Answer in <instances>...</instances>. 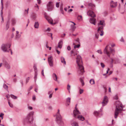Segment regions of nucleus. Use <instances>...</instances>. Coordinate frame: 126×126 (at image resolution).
Returning a JSON list of instances; mask_svg holds the SVG:
<instances>
[{
    "mask_svg": "<svg viewBox=\"0 0 126 126\" xmlns=\"http://www.w3.org/2000/svg\"><path fill=\"white\" fill-rule=\"evenodd\" d=\"M65 35V34L64 33L61 36V37H64Z\"/></svg>",
    "mask_w": 126,
    "mask_h": 126,
    "instance_id": "obj_55",
    "label": "nucleus"
},
{
    "mask_svg": "<svg viewBox=\"0 0 126 126\" xmlns=\"http://www.w3.org/2000/svg\"><path fill=\"white\" fill-rule=\"evenodd\" d=\"M61 12L62 13V14H64L63 11V9L62 8L61 9Z\"/></svg>",
    "mask_w": 126,
    "mask_h": 126,
    "instance_id": "obj_49",
    "label": "nucleus"
},
{
    "mask_svg": "<svg viewBox=\"0 0 126 126\" xmlns=\"http://www.w3.org/2000/svg\"><path fill=\"white\" fill-rule=\"evenodd\" d=\"M83 90L82 89H80L79 90V92L80 94H81L83 93Z\"/></svg>",
    "mask_w": 126,
    "mask_h": 126,
    "instance_id": "obj_34",
    "label": "nucleus"
},
{
    "mask_svg": "<svg viewBox=\"0 0 126 126\" xmlns=\"http://www.w3.org/2000/svg\"><path fill=\"white\" fill-rule=\"evenodd\" d=\"M109 49L110 50V52L113 55L115 52L114 50L113 49H112L110 47H109Z\"/></svg>",
    "mask_w": 126,
    "mask_h": 126,
    "instance_id": "obj_21",
    "label": "nucleus"
},
{
    "mask_svg": "<svg viewBox=\"0 0 126 126\" xmlns=\"http://www.w3.org/2000/svg\"><path fill=\"white\" fill-rule=\"evenodd\" d=\"M120 41H122V42H124V39L123 37H122L121 38V39Z\"/></svg>",
    "mask_w": 126,
    "mask_h": 126,
    "instance_id": "obj_56",
    "label": "nucleus"
},
{
    "mask_svg": "<svg viewBox=\"0 0 126 126\" xmlns=\"http://www.w3.org/2000/svg\"><path fill=\"white\" fill-rule=\"evenodd\" d=\"M104 23V21H100L99 23L98 24V25H103Z\"/></svg>",
    "mask_w": 126,
    "mask_h": 126,
    "instance_id": "obj_29",
    "label": "nucleus"
},
{
    "mask_svg": "<svg viewBox=\"0 0 126 126\" xmlns=\"http://www.w3.org/2000/svg\"><path fill=\"white\" fill-rule=\"evenodd\" d=\"M37 75V74H36L35 75V76L34 77V79H35V82L36 81Z\"/></svg>",
    "mask_w": 126,
    "mask_h": 126,
    "instance_id": "obj_40",
    "label": "nucleus"
},
{
    "mask_svg": "<svg viewBox=\"0 0 126 126\" xmlns=\"http://www.w3.org/2000/svg\"><path fill=\"white\" fill-rule=\"evenodd\" d=\"M103 88L105 90V92H106L107 91V89L104 86H103Z\"/></svg>",
    "mask_w": 126,
    "mask_h": 126,
    "instance_id": "obj_51",
    "label": "nucleus"
},
{
    "mask_svg": "<svg viewBox=\"0 0 126 126\" xmlns=\"http://www.w3.org/2000/svg\"><path fill=\"white\" fill-rule=\"evenodd\" d=\"M3 0H1V3L2 5V7H3V3L2 2Z\"/></svg>",
    "mask_w": 126,
    "mask_h": 126,
    "instance_id": "obj_59",
    "label": "nucleus"
},
{
    "mask_svg": "<svg viewBox=\"0 0 126 126\" xmlns=\"http://www.w3.org/2000/svg\"><path fill=\"white\" fill-rule=\"evenodd\" d=\"M34 26L35 28L38 29L39 28V24L38 22H35Z\"/></svg>",
    "mask_w": 126,
    "mask_h": 126,
    "instance_id": "obj_18",
    "label": "nucleus"
},
{
    "mask_svg": "<svg viewBox=\"0 0 126 126\" xmlns=\"http://www.w3.org/2000/svg\"><path fill=\"white\" fill-rule=\"evenodd\" d=\"M97 51L99 53H100L101 54H102V52L101 50H98Z\"/></svg>",
    "mask_w": 126,
    "mask_h": 126,
    "instance_id": "obj_41",
    "label": "nucleus"
},
{
    "mask_svg": "<svg viewBox=\"0 0 126 126\" xmlns=\"http://www.w3.org/2000/svg\"><path fill=\"white\" fill-rule=\"evenodd\" d=\"M110 69L109 68H108L107 70V71L106 74H107L108 73L109 71H110Z\"/></svg>",
    "mask_w": 126,
    "mask_h": 126,
    "instance_id": "obj_58",
    "label": "nucleus"
},
{
    "mask_svg": "<svg viewBox=\"0 0 126 126\" xmlns=\"http://www.w3.org/2000/svg\"><path fill=\"white\" fill-rule=\"evenodd\" d=\"M106 96H104L103 101L102 102L103 106H105L108 103V100Z\"/></svg>",
    "mask_w": 126,
    "mask_h": 126,
    "instance_id": "obj_11",
    "label": "nucleus"
},
{
    "mask_svg": "<svg viewBox=\"0 0 126 126\" xmlns=\"http://www.w3.org/2000/svg\"><path fill=\"white\" fill-rule=\"evenodd\" d=\"M70 85L68 84L67 85V90L69 92H70Z\"/></svg>",
    "mask_w": 126,
    "mask_h": 126,
    "instance_id": "obj_32",
    "label": "nucleus"
},
{
    "mask_svg": "<svg viewBox=\"0 0 126 126\" xmlns=\"http://www.w3.org/2000/svg\"><path fill=\"white\" fill-rule=\"evenodd\" d=\"M29 8H28L27 10H25V11L27 12V14H28V11H29Z\"/></svg>",
    "mask_w": 126,
    "mask_h": 126,
    "instance_id": "obj_52",
    "label": "nucleus"
},
{
    "mask_svg": "<svg viewBox=\"0 0 126 126\" xmlns=\"http://www.w3.org/2000/svg\"><path fill=\"white\" fill-rule=\"evenodd\" d=\"M103 26H102L100 27H99L98 30V31L99 33L100 32H101V33L100 34V35L102 36L104 32L103 30Z\"/></svg>",
    "mask_w": 126,
    "mask_h": 126,
    "instance_id": "obj_12",
    "label": "nucleus"
},
{
    "mask_svg": "<svg viewBox=\"0 0 126 126\" xmlns=\"http://www.w3.org/2000/svg\"><path fill=\"white\" fill-rule=\"evenodd\" d=\"M78 65V73L80 75H82L84 72V67L82 65L81 58L80 55H78L76 58Z\"/></svg>",
    "mask_w": 126,
    "mask_h": 126,
    "instance_id": "obj_1",
    "label": "nucleus"
},
{
    "mask_svg": "<svg viewBox=\"0 0 126 126\" xmlns=\"http://www.w3.org/2000/svg\"><path fill=\"white\" fill-rule=\"evenodd\" d=\"M16 23V21L14 19H12V25H14Z\"/></svg>",
    "mask_w": 126,
    "mask_h": 126,
    "instance_id": "obj_35",
    "label": "nucleus"
},
{
    "mask_svg": "<svg viewBox=\"0 0 126 126\" xmlns=\"http://www.w3.org/2000/svg\"><path fill=\"white\" fill-rule=\"evenodd\" d=\"M89 21L90 23H91L93 24L94 25H95V23L96 22V21L95 19L93 18H90Z\"/></svg>",
    "mask_w": 126,
    "mask_h": 126,
    "instance_id": "obj_13",
    "label": "nucleus"
},
{
    "mask_svg": "<svg viewBox=\"0 0 126 126\" xmlns=\"http://www.w3.org/2000/svg\"><path fill=\"white\" fill-rule=\"evenodd\" d=\"M70 98L68 97L66 99V103L67 106L69 105L70 102Z\"/></svg>",
    "mask_w": 126,
    "mask_h": 126,
    "instance_id": "obj_16",
    "label": "nucleus"
},
{
    "mask_svg": "<svg viewBox=\"0 0 126 126\" xmlns=\"http://www.w3.org/2000/svg\"><path fill=\"white\" fill-rule=\"evenodd\" d=\"M90 83L91 84H94V81L93 79H91L90 81Z\"/></svg>",
    "mask_w": 126,
    "mask_h": 126,
    "instance_id": "obj_24",
    "label": "nucleus"
},
{
    "mask_svg": "<svg viewBox=\"0 0 126 126\" xmlns=\"http://www.w3.org/2000/svg\"><path fill=\"white\" fill-rule=\"evenodd\" d=\"M71 27L72 29V30L73 31H74V30L75 29L76 27L75 26L73 25H71Z\"/></svg>",
    "mask_w": 126,
    "mask_h": 126,
    "instance_id": "obj_33",
    "label": "nucleus"
},
{
    "mask_svg": "<svg viewBox=\"0 0 126 126\" xmlns=\"http://www.w3.org/2000/svg\"><path fill=\"white\" fill-rule=\"evenodd\" d=\"M8 45L7 44H3L1 47V50L4 52H7Z\"/></svg>",
    "mask_w": 126,
    "mask_h": 126,
    "instance_id": "obj_7",
    "label": "nucleus"
},
{
    "mask_svg": "<svg viewBox=\"0 0 126 126\" xmlns=\"http://www.w3.org/2000/svg\"><path fill=\"white\" fill-rule=\"evenodd\" d=\"M87 15L92 17H94L95 16V15L94 13L91 10H89L87 12Z\"/></svg>",
    "mask_w": 126,
    "mask_h": 126,
    "instance_id": "obj_10",
    "label": "nucleus"
},
{
    "mask_svg": "<svg viewBox=\"0 0 126 126\" xmlns=\"http://www.w3.org/2000/svg\"><path fill=\"white\" fill-rule=\"evenodd\" d=\"M79 80H80V81L82 85V86H83L84 84V82L83 80L81 78H80L79 79Z\"/></svg>",
    "mask_w": 126,
    "mask_h": 126,
    "instance_id": "obj_25",
    "label": "nucleus"
},
{
    "mask_svg": "<svg viewBox=\"0 0 126 126\" xmlns=\"http://www.w3.org/2000/svg\"><path fill=\"white\" fill-rule=\"evenodd\" d=\"M8 22H7L6 25L5 27L4 28V30L5 31L7 30L8 29V27L7 26Z\"/></svg>",
    "mask_w": 126,
    "mask_h": 126,
    "instance_id": "obj_31",
    "label": "nucleus"
},
{
    "mask_svg": "<svg viewBox=\"0 0 126 126\" xmlns=\"http://www.w3.org/2000/svg\"><path fill=\"white\" fill-rule=\"evenodd\" d=\"M49 35H50L51 38V39L52 40L53 37H52V33H49Z\"/></svg>",
    "mask_w": 126,
    "mask_h": 126,
    "instance_id": "obj_50",
    "label": "nucleus"
},
{
    "mask_svg": "<svg viewBox=\"0 0 126 126\" xmlns=\"http://www.w3.org/2000/svg\"><path fill=\"white\" fill-rule=\"evenodd\" d=\"M73 113V116L74 117L77 118L79 119L82 121H83L85 120L84 118L82 116L79 115L80 113L76 108L75 110H74Z\"/></svg>",
    "mask_w": 126,
    "mask_h": 126,
    "instance_id": "obj_4",
    "label": "nucleus"
},
{
    "mask_svg": "<svg viewBox=\"0 0 126 126\" xmlns=\"http://www.w3.org/2000/svg\"><path fill=\"white\" fill-rule=\"evenodd\" d=\"M59 111L60 110L59 109L56 114V121L58 124L61 126H63V123L62 120V118L60 114Z\"/></svg>",
    "mask_w": 126,
    "mask_h": 126,
    "instance_id": "obj_5",
    "label": "nucleus"
},
{
    "mask_svg": "<svg viewBox=\"0 0 126 126\" xmlns=\"http://www.w3.org/2000/svg\"><path fill=\"white\" fill-rule=\"evenodd\" d=\"M20 82L22 86H23V81L22 80H21L20 81Z\"/></svg>",
    "mask_w": 126,
    "mask_h": 126,
    "instance_id": "obj_53",
    "label": "nucleus"
},
{
    "mask_svg": "<svg viewBox=\"0 0 126 126\" xmlns=\"http://www.w3.org/2000/svg\"><path fill=\"white\" fill-rule=\"evenodd\" d=\"M79 38H78L76 40V41L77 42H79Z\"/></svg>",
    "mask_w": 126,
    "mask_h": 126,
    "instance_id": "obj_63",
    "label": "nucleus"
},
{
    "mask_svg": "<svg viewBox=\"0 0 126 126\" xmlns=\"http://www.w3.org/2000/svg\"><path fill=\"white\" fill-rule=\"evenodd\" d=\"M33 18L34 19H35L36 18V15H33Z\"/></svg>",
    "mask_w": 126,
    "mask_h": 126,
    "instance_id": "obj_64",
    "label": "nucleus"
},
{
    "mask_svg": "<svg viewBox=\"0 0 126 126\" xmlns=\"http://www.w3.org/2000/svg\"><path fill=\"white\" fill-rule=\"evenodd\" d=\"M41 73L42 74V75H43V76H44V70H43L42 71Z\"/></svg>",
    "mask_w": 126,
    "mask_h": 126,
    "instance_id": "obj_60",
    "label": "nucleus"
},
{
    "mask_svg": "<svg viewBox=\"0 0 126 126\" xmlns=\"http://www.w3.org/2000/svg\"><path fill=\"white\" fill-rule=\"evenodd\" d=\"M100 64L101 65V66H102V68H103L105 67V65L104 64V63H100Z\"/></svg>",
    "mask_w": 126,
    "mask_h": 126,
    "instance_id": "obj_39",
    "label": "nucleus"
},
{
    "mask_svg": "<svg viewBox=\"0 0 126 126\" xmlns=\"http://www.w3.org/2000/svg\"><path fill=\"white\" fill-rule=\"evenodd\" d=\"M56 50L58 54H59L60 53V52L57 49V47L56 48Z\"/></svg>",
    "mask_w": 126,
    "mask_h": 126,
    "instance_id": "obj_47",
    "label": "nucleus"
},
{
    "mask_svg": "<svg viewBox=\"0 0 126 126\" xmlns=\"http://www.w3.org/2000/svg\"><path fill=\"white\" fill-rule=\"evenodd\" d=\"M116 109L115 111V118H116L117 117L116 116H117L119 113L123 109L122 106V104L120 102L118 101H116Z\"/></svg>",
    "mask_w": 126,
    "mask_h": 126,
    "instance_id": "obj_2",
    "label": "nucleus"
},
{
    "mask_svg": "<svg viewBox=\"0 0 126 126\" xmlns=\"http://www.w3.org/2000/svg\"><path fill=\"white\" fill-rule=\"evenodd\" d=\"M52 93H51V94H50L49 95V97L50 98H51L52 97Z\"/></svg>",
    "mask_w": 126,
    "mask_h": 126,
    "instance_id": "obj_54",
    "label": "nucleus"
},
{
    "mask_svg": "<svg viewBox=\"0 0 126 126\" xmlns=\"http://www.w3.org/2000/svg\"><path fill=\"white\" fill-rule=\"evenodd\" d=\"M48 62L50 66L52 67L53 66V58L52 56H51L48 58Z\"/></svg>",
    "mask_w": 126,
    "mask_h": 126,
    "instance_id": "obj_8",
    "label": "nucleus"
},
{
    "mask_svg": "<svg viewBox=\"0 0 126 126\" xmlns=\"http://www.w3.org/2000/svg\"><path fill=\"white\" fill-rule=\"evenodd\" d=\"M117 5V2H113V1L111 2L110 6L111 7L114 8L116 7Z\"/></svg>",
    "mask_w": 126,
    "mask_h": 126,
    "instance_id": "obj_15",
    "label": "nucleus"
},
{
    "mask_svg": "<svg viewBox=\"0 0 126 126\" xmlns=\"http://www.w3.org/2000/svg\"><path fill=\"white\" fill-rule=\"evenodd\" d=\"M2 7V9L1 10V13H0V15H1V17H3V12L2 11L3 7Z\"/></svg>",
    "mask_w": 126,
    "mask_h": 126,
    "instance_id": "obj_36",
    "label": "nucleus"
},
{
    "mask_svg": "<svg viewBox=\"0 0 126 126\" xmlns=\"http://www.w3.org/2000/svg\"><path fill=\"white\" fill-rule=\"evenodd\" d=\"M11 97L12 98L14 99H17V97L13 94L11 95Z\"/></svg>",
    "mask_w": 126,
    "mask_h": 126,
    "instance_id": "obj_27",
    "label": "nucleus"
},
{
    "mask_svg": "<svg viewBox=\"0 0 126 126\" xmlns=\"http://www.w3.org/2000/svg\"><path fill=\"white\" fill-rule=\"evenodd\" d=\"M111 46L112 47H114L115 46V44H111Z\"/></svg>",
    "mask_w": 126,
    "mask_h": 126,
    "instance_id": "obj_61",
    "label": "nucleus"
},
{
    "mask_svg": "<svg viewBox=\"0 0 126 126\" xmlns=\"http://www.w3.org/2000/svg\"><path fill=\"white\" fill-rule=\"evenodd\" d=\"M63 42L62 41H60L58 44V47L61 48L62 46Z\"/></svg>",
    "mask_w": 126,
    "mask_h": 126,
    "instance_id": "obj_17",
    "label": "nucleus"
},
{
    "mask_svg": "<svg viewBox=\"0 0 126 126\" xmlns=\"http://www.w3.org/2000/svg\"><path fill=\"white\" fill-rule=\"evenodd\" d=\"M71 125L73 126H79L77 123L75 122H74L72 123Z\"/></svg>",
    "mask_w": 126,
    "mask_h": 126,
    "instance_id": "obj_26",
    "label": "nucleus"
},
{
    "mask_svg": "<svg viewBox=\"0 0 126 126\" xmlns=\"http://www.w3.org/2000/svg\"><path fill=\"white\" fill-rule=\"evenodd\" d=\"M80 46V45H75L74 47V48H78Z\"/></svg>",
    "mask_w": 126,
    "mask_h": 126,
    "instance_id": "obj_37",
    "label": "nucleus"
},
{
    "mask_svg": "<svg viewBox=\"0 0 126 126\" xmlns=\"http://www.w3.org/2000/svg\"><path fill=\"white\" fill-rule=\"evenodd\" d=\"M61 61L62 63H63L64 64H66V62L65 61V59L63 57H61Z\"/></svg>",
    "mask_w": 126,
    "mask_h": 126,
    "instance_id": "obj_20",
    "label": "nucleus"
},
{
    "mask_svg": "<svg viewBox=\"0 0 126 126\" xmlns=\"http://www.w3.org/2000/svg\"><path fill=\"white\" fill-rule=\"evenodd\" d=\"M75 50V49H74L73 50H71V54H72L73 53H74L75 52H74V51Z\"/></svg>",
    "mask_w": 126,
    "mask_h": 126,
    "instance_id": "obj_46",
    "label": "nucleus"
},
{
    "mask_svg": "<svg viewBox=\"0 0 126 126\" xmlns=\"http://www.w3.org/2000/svg\"><path fill=\"white\" fill-rule=\"evenodd\" d=\"M4 115L2 113H1L0 115V117H1L2 119L3 118V116Z\"/></svg>",
    "mask_w": 126,
    "mask_h": 126,
    "instance_id": "obj_45",
    "label": "nucleus"
},
{
    "mask_svg": "<svg viewBox=\"0 0 126 126\" xmlns=\"http://www.w3.org/2000/svg\"><path fill=\"white\" fill-rule=\"evenodd\" d=\"M52 77L53 79L56 81L58 83H59V81L57 80V78L56 74L54 73L52 75Z\"/></svg>",
    "mask_w": 126,
    "mask_h": 126,
    "instance_id": "obj_14",
    "label": "nucleus"
},
{
    "mask_svg": "<svg viewBox=\"0 0 126 126\" xmlns=\"http://www.w3.org/2000/svg\"><path fill=\"white\" fill-rule=\"evenodd\" d=\"M67 49L68 50H70L71 49V48L70 46H68V47H67Z\"/></svg>",
    "mask_w": 126,
    "mask_h": 126,
    "instance_id": "obj_48",
    "label": "nucleus"
},
{
    "mask_svg": "<svg viewBox=\"0 0 126 126\" xmlns=\"http://www.w3.org/2000/svg\"><path fill=\"white\" fill-rule=\"evenodd\" d=\"M99 36V35L98 33L95 34V36L96 38H97V39H98V38Z\"/></svg>",
    "mask_w": 126,
    "mask_h": 126,
    "instance_id": "obj_43",
    "label": "nucleus"
},
{
    "mask_svg": "<svg viewBox=\"0 0 126 126\" xmlns=\"http://www.w3.org/2000/svg\"><path fill=\"white\" fill-rule=\"evenodd\" d=\"M8 104H9L10 107H11V108L13 107V105L12 104L8 102Z\"/></svg>",
    "mask_w": 126,
    "mask_h": 126,
    "instance_id": "obj_38",
    "label": "nucleus"
},
{
    "mask_svg": "<svg viewBox=\"0 0 126 126\" xmlns=\"http://www.w3.org/2000/svg\"><path fill=\"white\" fill-rule=\"evenodd\" d=\"M3 64L5 67L7 68L8 67V64L7 61H4L3 62Z\"/></svg>",
    "mask_w": 126,
    "mask_h": 126,
    "instance_id": "obj_22",
    "label": "nucleus"
},
{
    "mask_svg": "<svg viewBox=\"0 0 126 126\" xmlns=\"http://www.w3.org/2000/svg\"><path fill=\"white\" fill-rule=\"evenodd\" d=\"M3 88L6 90L7 91L8 90V86L6 84H4L3 85Z\"/></svg>",
    "mask_w": 126,
    "mask_h": 126,
    "instance_id": "obj_23",
    "label": "nucleus"
},
{
    "mask_svg": "<svg viewBox=\"0 0 126 126\" xmlns=\"http://www.w3.org/2000/svg\"><path fill=\"white\" fill-rule=\"evenodd\" d=\"M54 5L52 1H49L47 4V10L49 11H51L53 8Z\"/></svg>",
    "mask_w": 126,
    "mask_h": 126,
    "instance_id": "obj_6",
    "label": "nucleus"
},
{
    "mask_svg": "<svg viewBox=\"0 0 126 126\" xmlns=\"http://www.w3.org/2000/svg\"><path fill=\"white\" fill-rule=\"evenodd\" d=\"M59 2H57L56 3V6L57 7H58L59 6Z\"/></svg>",
    "mask_w": 126,
    "mask_h": 126,
    "instance_id": "obj_44",
    "label": "nucleus"
},
{
    "mask_svg": "<svg viewBox=\"0 0 126 126\" xmlns=\"http://www.w3.org/2000/svg\"><path fill=\"white\" fill-rule=\"evenodd\" d=\"M21 36L19 34H16V39H18Z\"/></svg>",
    "mask_w": 126,
    "mask_h": 126,
    "instance_id": "obj_30",
    "label": "nucleus"
},
{
    "mask_svg": "<svg viewBox=\"0 0 126 126\" xmlns=\"http://www.w3.org/2000/svg\"><path fill=\"white\" fill-rule=\"evenodd\" d=\"M1 18H2V21L1 22H4V20L3 18V17H1Z\"/></svg>",
    "mask_w": 126,
    "mask_h": 126,
    "instance_id": "obj_62",
    "label": "nucleus"
},
{
    "mask_svg": "<svg viewBox=\"0 0 126 126\" xmlns=\"http://www.w3.org/2000/svg\"><path fill=\"white\" fill-rule=\"evenodd\" d=\"M108 45H107L104 49V54H106L109 57H110V53L108 51Z\"/></svg>",
    "mask_w": 126,
    "mask_h": 126,
    "instance_id": "obj_9",
    "label": "nucleus"
},
{
    "mask_svg": "<svg viewBox=\"0 0 126 126\" xmlns=\"http://www.w3.org/2000/svg\"><path fill=\"white\" fill-rule=\"evenodd\" d=\"M28 108L30 109V110H31L32 109V107L30 106H28Z\"/></svg>",
    "mask_w": 126,
    "mask_h": 126,
    "instance_id": "obj_57",
    "label": "nucleus"
},
{
    "mask_svg": "<svg viewBox=\"0 0 126 126\" xmlns=\"http://www.w3.org/2000/svg\"><path fill=\"white\" fill-rule=\"evenodd\" d=\"M34 113V112L33 111L29 113L27 116L24 119V122L28 124L32 123L33 122V115Z\"/></svg>",
    "mask_w": 126,
    "mask_h": 126,
    "instance_id": "obj_3",
    "label": "nucleus"
},
{
    "mask_svg": "<svg viewBox=\"0 0 126 126\" xmlns=\"http://www.w3.org/2000/svg\"><path fill=\"white\" fill-rule=\"evenodd\" d=\"M29 79H30L29 77H28L26 79V83H27V82H29Z\"/></svg>",
    "mask_w": 126,
    "mask_h": 126,
    "instance_id": "obj_42",
    "label": "nucleus"
},
{
    "mask_svg": "<svg viewBox=\"0 0 126 126\" xmlns=\"http://www.w3.org/2000/svg\"><path fill=\"white\" fill-rule=\"evenodd\" d=\"M99 113V112L97 111H95L94 113V115L96 116H98V115Z\"/></svg>",
    "mask_w": 126,
    "mask_h": 126,
    "instance_id": "obj_28",
    "label": "nucleus"
},
{
    "mask_svg": "<svg viewBox=\"0 0 126 126\" xmlns=\"http://www.w3.org/2000/svg\"><path fill=\"white\" fill-rule=\"evenodd\" d=\"M88 6H89L91 7V8H92L94 7L95 6L94 4H93L90 3H88Z\"/></svg>",
    "mask_w": 126,
    "mask_h": 126,
    "instance_id": "obj_19",
    "label": "nucleus"
}]
</instances>
